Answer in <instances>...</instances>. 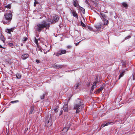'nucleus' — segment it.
I'll use <instances>...</instances> for the list:
<instances>
[{"instance_id":"f257e3e1","label":"nucleus","mask_w":135,"mask_h":135,"mask_svg":"<svg viewBox=\"0 0 135 135\" xmlns=\"http://www.w3.org/2000/svg\"><path fill=\"white\" fill-rule=\"evenodd\" d=\"M4 16L5 19L4 18L3 20V23L4 24H9L12 20V16L11 11L9 10H7L6 12L5 13Z\"/></svg>"},{"instance_id":"f03ea898","label":"nucleus","mask_w":135,"mask_h":135,"mask_svg":"<svg viewBox=\"0 0 135 135\" xmlns=\"http://www.w3.org/2000/svg\"><path fill=\"white\" fill-rule=\"evenodd\" d=\"M49 24L47 23L46 21H44L41 23H38L36 25L35 27L36 31L38 32L41 31L42 30L46 28V29L49 28Z\"/></svg>"},{"instance_id":"7ed1b4c3","label":"nucleus","mask_w":135,"mask_h":135,"mask_svg":"<svg viewBox=\"0 0 135 135\" xmlns=\"http://www.w3.org/2000/svg\"><path fill=\"white\" fill-rule=\"evenodd\" d=\"M82 101L79 99H77L74 104L73 109H76V113H78L81 111L84 106L83 104Z\"/></svg>"},{"instance_id":"20e7f679","label":"nucleus","mask_w":135,"mask_h":135,"mask_svg":"<svg viewBox=\"0 0 135 135\" xmlns=\"http://www.w3.org/2000/svg\"><path fill=\"white\" fill-rule=\"evenodd\" d=\"M100 15L101 17L103 18L104 25H107L108 24V20L106 19L107 16L103 13H100Z\"/></svg>"},{"instance_id":"39448f33","label":"nucleus","mask_w":135,"mask_h":135,"mask_svg":"<svg viewBox=\"0 0 135 135\" xmlns=\"http://www.w3.org/2000/svg\"><path fill=\"white\" fill-rule=\"evenodd\" d=\"M71 13L72 14L73 16L75 17L77 19H78V14L77 13L76 11H75L73 9H71Z\"/></svg>"},{"instance_id":"423d86ee","label":"nucleus","mask_w":135,"mask_h":135,"mask_svg":"<svg viewBox=\"0 0 135 135\" xmlns=\"http://www.w3.org/2000/svg\"><path fill=\"white\" fill-rule=\"evenodd\" d=\"M66 51L65 50H61L57 52L56 55L57 56H58L61 54L66 53Z\"/></svg>"},{"instance_id":"0eeeda50","label":"nucleus","mask_w":135,"mask_h":135,"mask_svg":"<svg viewBox=\"0 0 135 135\" xmlns=\"http://www.w3.org/2000/svg\"><path fill=\"white\" fill-rule=\"evenodd\" d=\"M64 66L63 65H58L54 64L53 67V68H55L56 69H59V68H61L63 67H64Z\"/></svg>"},{"instance_id":"6e6552de","label":"nucleus","mask_w":135,"mask_h":135,"mask_svg":"<svg viewBox=\"0 0 135 135\" xmlns=\"http://www.w3.org/2000/svg\"><path fill=\"white\" fill-rule=\"evenodd\" d=\"M114 123L113 122H108L105 124H102L100 128H103L105 126H107L110 124H113Z\"/></svg>"},{"instance_id":"1a4fd4ad","label":"nucleus","mask_w":135,"mask_h":135,"mask_svg":"<svg viewBox=\"0 0 135 135\" xmlns=\"http://www.w3.org/2000/svg\"><path fill=\"white\" fill-rule=\"evenodd\" d=\"M68 103L67 104H64V106L63 107V109L65 112H68Z\"/></svg>"},{"instance_id":"9d476101","label":"nucleus","mask_w":135,"mask_h":135,"mask_svg":"<svg viewBox=\"0 0 135 135\" xmlns=\"http://www.w3.org/2000/svg\"><path fill=\"white\" fill-rule=\"evenodd\" d=\"M53 20L54 21H53V23H55V22L58 21L59 20V18L57 15H56L54 16L53 17Z\"/></svg>"},{"instance_id":"9b49d317","label":"nucleus","mask_w":135,"mask_h":135,"mask_svg":"<svg viewBox=\"0 0 135 135\" xmlns=\"http://www.w3.org/2000/svg\"><path fill=\"white\" fill-rule=\"evenodd\" d=\"M29 57V55L27 54H25L23 55L22 56V57L23 60L26 59Z\"/></svg>"},{"instance_id":"f8f14e48","label":"nucleus","mask_w":135,"mask_h":135,"mask_svg":"<svg viewBox=\"0 0 135 135\" xmlns=\"http://www.w3.org/2000/svg\"><path fill=\"white\" fill-rule=\"evenodd\" d=\"M125 70H123L121 72H120V75L119 76V79H120L121 77H122L124 75V73H125Z\"/></svg>"},{"instance_id":"ddd939ff","label":"nucleus","mask_w":135,"mask_h":135,"mask_svg":"<svg viewBox=\"0 0 135 135\" xmlns=\"http://www.w3.org/2000/svg\"><path fill=\"white\" fill-rule=\"evenodd\" d=\"M122 5L125 8H127L128 6V5L126 2H124L122 4Z\"/></svg>"},{"instance_id":"4468645a","label":"nucleus","mask_w":135,"mask_h":135,"mask_svg":"<svg viewBox=\"0 0 135 135\" xmlns=\"http://www.w3.org/2000/svg\"><path fill=\"white\" fill-rule=\"evenodd\" d=\"M104 88V86H102L100 87L97 90V92L99 93L101 91H102V90Z\"/></svg>"},{"instance_id":"2eb2a0df","label":"nucleus","mask_w":135,"mask_h":135,"mask_svg":"<svg viewBox=\"0 0 135 135\" xmlns=\"http://www.w3.org/2000/svg\"><path fill=\"white\" fill-rule=\"evenodd\" d=\"M37 50L38 51H40L41 52H42V50L41 48L39 45H38V46H37Z\"/></svg>"},{"instance_id":"dca6fc26","label":"nucleus","mask_w":135,"mask_h":135,"mask_svg":"<svg viewBox=\"0 0 135 135\" xmlns=\"http://www.w3.org/2000/svg\"><path fill=\"white\" fill-rule=\"evenodd\" d=\"M73 4L75 7H78L79 6V5L77 3H76V2L75 1H74Z\"/></svg>"},{"instance_id":"f3484780","label":"nucleus","mask_w":135,"mask_h":135,"mask_svg":"<svg viewBox=\"0 0 135 135\" xmlns=\"http://www.w3.org/2000/svg\"><path fill=\"white\" fill-rule=\"evenodd\" d=\"M16 77L18 79H20L21 77V75L19 74H17L16 75Z\"/></svg>"},{"instance_id":"a211bd4d","label":"nucleus","mask_w":135,"mask_h":135,"mask_svg":"<svg viewBox=\"0 0 135 135\" xmlns=\"http://www.w3.org/2000/svg\"><path fill=\"white\" fill-rule=\"evenodd\" d=\"M5 7L7 8H11V4H8L5 6Z\"/></svg>"},{"instance_id":"6ab92c4d","label":"nucleus","mask_w":135,"mask_h":135,"mask_svg":"<svg viewBox=\"0 0 135 135\" xmlns=\"http://www.w3.org/2000/svg\"><path fill=\"white\" fill-rule=\"evenodd\" d=\"M0 38L2 41L3 42H4V41H5V40L4 38V37L3 36H1Z\"/></svg>"},{"instance_id":"aec40b11","label":"nucleus","mask_w":135,"mask_h":135,"mask_svg":"<svg viewBox=\"0 0 135 135\" xmlns=\"http://www.w3.org/2000/svg\"><path fill=\"white\" fill-rule=\"evenodd\" d=\"M35 42L37 46H38V39H36V38H35Z\"/></svg>"},{"instance_id":"412c9836","label":"nucleus","mask_w":135,"mask_h":135,"mask_svg":"<svg viewBox=\"0 0 135 135\" xmlns=\"http://www.w3.org/2000/svg\"><path fill=\"white\" fill-rule=\"evenodd\" d=\"M80 11L83 14H84L85 13V9H80Z\"/></svg>"},{"instance_id":"4be33fe9","label":"nucleus","mask_w":135,"mask_h":135,"mask_svg":"<svg viewBox=\"0 0 135 135\" xmlns=\"http://www.w3.org/2000/svg\"><path fill=\"white\" fill-rule=\"evenodd\" d=\"M81 23V26L83 27H85V24L82 22V21H81L80 22Z\"/></svg>"},{"instance_id":"5701e85b","label":"nucleus","mask_w":135,"mask_h":135,"mask_svg":"<svg viewBox=\"0 0 135 135\" xmlns=\"http://www.w3.org/2000/svg\"><path fill=\"white\" fill-rule=\"evenodd\" d=\"M8 45L10 46L11 47L13 48V44L12 43H9L8 44Z\"/></svg>"},{"instance_id":"b1692460","label":"nucleus","mask_w":135,"mask_h":135,"mask_svg":"<svg viewBox=\"0 0 135 135\" xmlns=\"http://www.w3.org/2000/svg\"><path fill=\"white\" fill-rule=\"evenodd\" d=\"M19 102V100H16L15 101H12L11 102V103L12 104H13L15 103H17Z\"/></svg>"},{"instance_id":"393cba45","label":"nucleus","mask_w":135,"mask_h":135,"mask_svg":"<svg viewBox=\"0 0 135 135\" xmlns=\"http://www.w3.org/2000/svg\"><path fill=\"white\" fill-rule=\"evenodd\" d=\"M45 96V94H43L42 96H41L40 97V98L41 99H44V98Z\"/></svg>"},{"instance_id":"a878e982","label":"nucleus","mask_w":135,"mask_h":135,"mask_svg":"<svg viewBox=\"0 0 135 135\" xmlns=\"http://www.w3.org/2000/svg\"><path fill=\"white\" fill-rule=\"evenodd\" d=\"M36 4H38V2H37L36 0H35V1L34 3V6H36Z\"/></svg>"},{"instance_id":"bb28decb","label":"nucleus","mask_w":135,"mask_h":135,"mask_svg":"<svg viewBox=\"0 0 135 135\" xmlns=\"http://www.w3.org/2000/svg\"><path fill=\"white\" fill-rule=\"evenodd\" d=\"M27 40V38L26 37H23V41H25Z\"/></svg>"},{"instance_id":"cd10ccee","label":"nucleus","mask_w":135,"mask_h":135,"mask_svg":"<svg viewBox=\"0 0 135 135\" xmlns=\"http://www.w3.org/2000/svg\"><path fill=\"white\" fill-rule=\"evenodd\" d=\"M94 4L95 6L96 7H97L98 6V2H94Z\"/></svg>"},{"instance_id":"c85d7f7f","label":"nucleus","mask_w":135,"mask_h":135,"mask_svg":"<svg viewBox=\"0 0 135 135\" xmlns=\"http://www.w3.org/2000/svg\"><path fill=\"white\" fill-rule=\"evenodd\" d=\"M9 31H10V32H12L14 29V28H11L10 29H9Z\"/></svg>"},{"instance_id":"c756f323","label":"nucleus","mask_w":135,"mask_h":135,"mask_svg":"<svg viewBox=\"0 0 135 135\" xmlns=\"http://www.w3.org/2000/svg\"><path fill=\"white\" fill-rule=\"evenodd\" d=\"M9 29H7L6 30V32L10 34L11 32H10V31H9Z\"/></svg>"},{"instance_id":"7c9ffc66","label":"nucleus","mask_w":135,"mask_h":135,"mask_svg":"<svg viewBox=\"0 0 135 135\" xmlns=\"http://www.w3.org/2000/svg\"><path fill=\"white\" fill-rule=\"evenodd\" d=\"M93 86V87H96L97 86H96V82H95V83H93V85L92 86Z\"/></svg>"},{"instance_id":"2f4dec72","label":"nucleus","mask_w":135,"mask_h":135,"mask_svg":"<svg viewBox=\"0 0 135 135\" xmlns=\"http://www.w3.org/2000/svg\"><path fill=\"white\" fill-rule=\"evenodd\" d=\"M57 107V108H56L55 109H54V110L55 112H57L58 111V110H57V108H58V107H57H57Z\"/></svg>"},{"instance_id":"473e14b6","label":"nucleus","mask_w":135,"mask_h":135,"mask_svg":"<svg viewBox=\"0 0 135 135\" xmlns=\"http://www.w3.org/2000/svg\"><path fill=\"white\" fill-rule=\"evenodd\" d=\"M94 88V87H93V86H92L91 88L90 91L92 92L93 91V90Z\"/></svg>"},{"instance_id":"72a5a7b5","label":"nucleus","mask_w":135,"mask_h":135,"mask_svg":"<svg viewBox=\"0 0 135 135\" xmlns=\"http://www.w3.org/2000/svg\"><path fill=\"white\" fill-rule=\"evenodd\" d=\"M67 47L68 49H70L71 48V46L70 45H68Z\"/></svg>"},{"instance_id":"f704fd0d","label":"nucleus","mask_w":135,"mask_h":135,"mask_svg":"<svg viewBox=\"0 0 135 135\" xmlns=\"http://www.w3.org/2000/svg\"><path fill=\"white\" fill-rule=\"evenodd\" d=\"M131 37V36H127L125 38V39H128V38H130Z\"/></svg>"},{"instance_id":"c9c22d12","label":"nucleus","mask_w":135,"mask_h":135,"mask_svg":"<svg viewBox=\"0 0 135 135\" xmlns=\"http://www.w3.org/2000/svg\"><path fill=\"white\" fill-rule=\"evenodd\" d=\"M63 113V111L62 110H61L60 111V115H61L62 114V113Z\"/></svg>"},{"instance_id":"e433bc0d","label":"nucleus","mask_w":135,"mask_h":135,"mask_svg":"<svg viewBox=\"0 0 135 135\" xmlns=\"http://www.w3.org/2000/svg\"><path fill=\"white\" fill-rule=\"evenodd\" d=\"M36 62L37 63H38L40 62V61L38 60H36Z\"/></svg>"},{"instance_id":"4c0bfd02","label":"nucleus","mask_w":135,"mask_h":135,"mask_svg":"<svg viewBox=\"0 0 135 135\" xmlns=\"http://www.w3.org/2000/svg\"><path fill=\"white\" fill-rule=\"evenodd\" d=\"M33 109H31V111H30V114H32V112L33 111Z\"/></svg>"},{"instance_id":"58836bf2","label":"nucleus","mask_w":135,"mask_h":135,"mask_svg":"<svg viewBox=\"0 0 135 135\" xmlns=\"http://www.w3.org/2000/svg\"><path fill=\"white\" fill-rule=\"evenodd\" d=\"M81 42V41H79V42L75 44V45L77 46L79 44V43Z\"/></svg>"},{"instance_id":"ea45409f","label":"nucleus","mask_w":135,"mask_h":135,"mask_svg":"<svg viewBox=\"0 0 135 135\" xmlns=\"http://www.w3.org/2000/svg\"><path fill=\"white\" fill-rule=\"evenodd\" d=\"M4 11V10H2V9H0V12H3Z\"/></svg>"},{"instance_id":"a19ab883","label":"nucleus","mask_w":135,"mask_h":135,"mask_svg":"<svg viewBox=\"0 0 135 135\" xmlns=\"http://www.w3.org/2000/svg\"><path fill=\"white\" fill-rule=\"evenodd\" d=\"M79 85V83L77 84L76 85V87L77 88Z\"/></svg>"},{"instance_id":"79ce46f5","label":"nucleus","mask_w":135,"mask_h":135,"mask_svg":"<svg viewBox=\"0 0 135 135\" xmlns=\"http://www.w3.org/2000/svg\"><path fill=\"white\" fill-rule=\"evenodd\" d=\"M0 47L1 48H2L3 49H5V48L3 47L1 45H0Z\"/></svg>"},{"instance_id":"37998d69","label":"nucleus","mask_w":135,"mask_h":135,"mask_svg":"<svg viewBox=\"0 0 135 135\" xmlns=\"http://www.w3.org/2000/svg\"><path fill=\"white\" fill-rule=\"evenodd\" d=\"M70 100V98H69L68 100V102Z\"/></svg>"},{"instance_id":"c03bdc74","label":"nucleus","mask_w":135,"mask_h":135,"mask_svg":"<svg viewBox=\"0 0 135 135\" xmlns=\"http://www.w3.org/2000/svg\"><path fill=\"white\" fill-rule=\"evenodd\" d=\"M49 121H48V123H49Z\"/></svg>"}]
</instances>
